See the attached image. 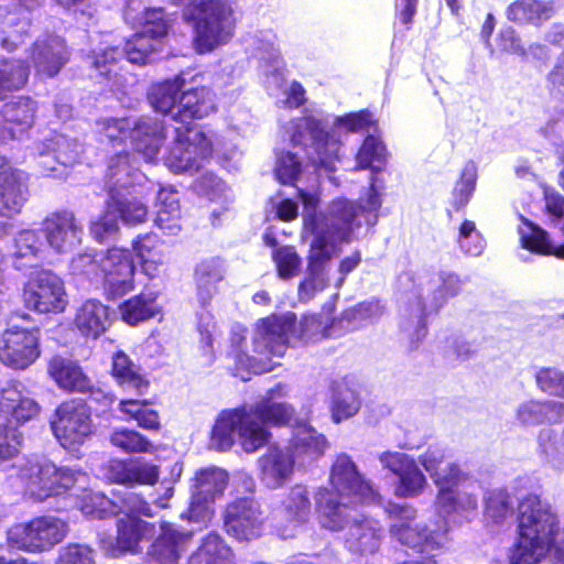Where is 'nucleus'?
<instances>
[{"label": "nucleus", "mask_w": 564, "mask_h": 564, "mask_svg": "<svg viewBox=\"0 0 564 564\" xmlns=\"http://www.w3.org/2000/svg\"><path fill=\"white\" fill-rule=\"evenodd\" d=\"M329 481L332 488H319L317 492L315 511L321 525L330 531H341L349 522V506L343 501L344 497L361 503L381 499L349 456L337 457L332 466Z\"/></svg>", "instance_id": "f257e3e1"}, {"label": "nucleus", "mask_w": 564, "mask_h": 564, "mask_svg": "<svg viewBox=\"0 0 564 564\" xmlns=\"http://www.w3.org/2000/svg\"><path fill=\"white\" fill-rule=\"evenodd\" d=\"M296 314H271L259 321L252 339L254 356H249L243 347L246 336L240 332L230 334L227 357L235 364L234 373L243 378L245 373H265L275 368L272 357H282L288 349V335L295 326Z\"/></svg>", "instance_id": "f03ea898"}, {"label": "nucleus", "mask_w": 564, "mask_h": 564, "mask_svg": "<svg viewBox=\"0 0 564 564\" xmlns=\"http://www.w3.org/2000/svg\"><path fill=\"white\" fill-rule=\"evenodd\" d=\"M517 530L512 564H538L556 544L560 521L549 503L529 492L518 502Z\"/></svg>", "instance_id": "7ed1b4c3"}, {"label": "nucleus", "mask_w": 564, "mask_h": 564, "mask_svg": "<svg viewBox=\"0 0 564 564\" xmlns=\"http://www.w3.org/2000/svg\"><path fill=\"white\" fill-rule=\"evenodd\" d=\"M384 511L391 521L390 535L414 553L424 555L421 560H405L395 564H437L435 557L445 549L447 531L416 524V509L408 503L390 502Z\"/></svg>", "instance_id": "20e7f679"}, {"label": "nucleus", "mask_w": 564, "mask_h": 564, "mask_svg": "<svg viewBox=\"0 0 564 564\" xmlns=\"http://www.w3.org/2000/svg\"><path fill=\"white\" fill-rule=\"evenodd\" d=\"M184 20L193 26V44L198 54L209 53L234 36V11L225 0L191 2L184 10Z\"/></svg>", "instance_id": "39448f33"}, {"label": "nucleus", "mask_w": 564, "mask_h": 564, "mask_svg": "<svg viewBox=\"0 0 564 564\" xmlns=\"http://www.w3.org/2000/svg\"><path fill=\"white\" fill-rule=\"evenodd\" d=\"M290 142L305 152L307 164L315 171L334 172L340 161L341 141L328 128L326 120L313 115L293 120Z\"/></svg>", "instance_id": "423d86ee"}, {"label": "nucleus", "mask_w": 564, "mask_h": 564, "mask_svg": "<svg viewBox=\"0 0 564 564\" xmlns=\"http://www.w3.org/2000/svg\"><path fill=\"white\" fill-rule=\"evenodd\" d=\"M68 531L65 521L54 517H36L12 525L7 533L11 547L26 552H44L61 543Z\"/></svg>", "instance_id": "0eeeda50"}, {"label": "nucleus", "mask_w": 564, "mask_h": 564, "mask_svg": "<svg viewBox=\"0 0 564 564\" xmlns=\"http://www.w3.org/2000/svg\"><path fill=\"white\" fill-rule=\"evenodd\" d=\"M285 386L281 382L270 388L265 395L258 402L247 405L246 414L251 422V429L257 434L259 448L267 445L272 434L269 426L285 427L292 424L295 419V408L288 402L274 401V397L284 394Z\"/></svg>", "instance_id": "6e6552de"}, {"label": "nucleus", "mask_w": 564, "mask_h": 564, "mask_svg": "<svg viewBox=\"0 0 564 564\" xmlns=\"http://www.w3.org/2000/svg\"><path fill=\"white\" fill-rule=\"evenodd\" d=\"M84 476L80 469L58 467L50 462L31 464L25 474L24 487L34 501L42 502L51 497L66 495Z\"/></svg>", "instance_id": "1a4fd4ad"}, {"label": "nucleus", "mask_w": 564, "mask_h": 564, "mask_svg": "<svg viewBox=\"0 0 564 564\" xmlns=\"http://www.w3.org/2000/svg\"><path fill=\"white\" fill-rule=\"evenodd\" d=\"M29 198V175L9 161L0 163V240L14 229V218Z\"/></svg>", "instance_id": "9d476101"}, {"label": "nucleus", "mask_w": 564, "mask_h": 564, "mask_svg": "<svg viewBox=\"0 0 564 564\" xmlns=\"http://www.w3.org/2000/svg\"><path fill=\"white\" fill-rule=\"evenodd\" d=\"M41 356V329L39 326L13 325L0 335V361L7 368L22 371Z\"/></svg>", "instance_id": "9b49d317"}, {"label": "nucleus", "mask_w": 564, "mask_h": 564, "mask_svg": "<svg viewBox=\"0 0 564 564\" xmlns=\"http://www.w3.org/2000/svg\"><path fill=\"white\" fill-rule=\"evenodd\" d=\"M23 299L28 308L41 314H59L68 305L64 282L51 270H40L30 276Z\"/></svg>", "instance_id": "f8f14e48"}, {"label": "nucleus", "mask_w": 564, "mask_h": 564, "mask_svg": "<svg viewBox=\"0 0 564 564\" xmlns=\"http://www.w3.org/2000/svg\"><path fill=\"white\" fill-rule=\"evenodd\" d=\"M135 264L131 251L111 247L101 254L100 283L106 300L115 301L135 289Z\"/></svg>", "instance_id": "ddd939ff"}, {"label": "nucleus", "mask_w": 564, "mask_h": 564, "mask_svg": "<svg viewBox=\"0 0 564 564\" xmlns=\"http://www.w3.org/2000/svg\"><path fill=\"white\" fill-rule=\"evenodd\" d=\"M55 416L51 427L65 448L83 444L93 432L90 406L84 400L74 398L63 401L57 405Z\"/></svg>", "instance_id": "4468645a"}, {"label": "nucleus", "mask_w": 564, "mask_h": 564, "mask_svg": "<svg viewBox=\"0 0 564 564\" xmlns=\"http://www.w3.org/2000/svg\"><path fill=\"white\" fill-rule=\"evenodd\" d=\"M256 434L246 414V404H243L219 414L210 432V442L217 451L225 452L232 447L235 436H237L246 453H254L259 449Z\"/></svg>", "instance_id": "2eb2a0df"}, {"label": "nucleus", "mask_w": 564, "mask_h": 564, "mask_svg": "<svg viewBox=\"0 0 564 564\" xmlns=\"http://www.w3.org/2000/svg\"><path fill=\"white\" fill-rule=\"evenodd\" d=\"M225 532L238 542H249L261 536L264 517L258 501L239 497L228 502L223 511Z\"/></svg>", "instance_id": "dca6fc26"}, {"label": "nucleus", "mask_w": 564, "mask_h": 564, "mask_svg": "<svg viewBox=\"0 0 564 564\" xmlns=\"http://www.w3.org/2000/svg\"><path fill=\"white\" fill-rule=\"evenodd\" d=\"M365 208L346 198L334 199L326 212H312L305 216L315 227L329 231L340 241H350L354 229L360 226L358 217Z\"/></svg>", "instance_id": "f3484780"}, {"label": "nucleus", "mask_w": 564, "mask_h": 564, "mask_svg": "<svg viewBox=\"0 0 564 564\" xmlns=\"http://www.w3.org/2000/svg\"><path fill=\"white\" fill-rule=\"evenodd\" d=\"M41 231L53 249L67 252L80 243L83 226L72 210L58 209L43 219Z\"/></svg>", "instance_id": "a211bd4d"}, {"label": "nucleus", "mask_w": 564, "mask_h": 564, "mask_svg": "<svg viewBox=\"0 0 564 564\" xmlns=\"http://www.w3.org/2000/svg\"><path fill=\"white\" fill-rule=\"evenodd\" d=\"M380 462L398 477L395 496L411 498L423 491L426 478L412 457L404 453L386 452L380 456Z\"/></svg>", "instance_id": "6ab92c4d"}, {"label": "nucleus", "mask_w": 564, "mask_h": 564, "mask_svg": "<svg viewBox=\"0 0 564 564\" xmlns=\"http://www.w3.org/2000/svg\"><path fill=\"white\" fill-rule=\"evenodd\" d=\"M39 402L11 384L0 393V419L8 430H17L40 415Z\"/></svg>", "instance_id": "aec40b11"}, {"label": "nucleus", "mask_w": 564, "mask_h": 564, "mask_svg": "<svg viewBox=\"0 0 564 564\" xmlns=\"http://www.w3.org/2000/svg\"><path fill=\"white\" fill-rule=\"evenodd\" d=\"M217 109L215 94L208 87L200 86L183 90L180 97V105L172 119L180 123V127L194 130V121L203 119Z\"/></svg>", "instance_id": "412c9836"}, {"label": "nucleus", "mask_w": 564, "mask_h": 564, "mask_svg": "<svg viewBox=\"0 0 564 564\" xmlns=\"http://www.w3.org/2000/svg\"><path fill=\"white\" fill-rule=\"evenodd\" d=\"M273 514L286 527L297 528L306 523L312 514L308 488L302 484L291 486L273 508Z\"/></svg>", "instance_id": "4be33fe9"}, {"label": "nucleus", "mask_w": 564, "mask_h": 564, "mask_svg": "<svg viewBox=\"0 0 564 564\" xmlns=\"http://www.w3.org/2000/svg\"><path fill=\"white\" fill-rule=\"evenodd\" d=\"M227 485L228 474L226 470L216 466L197 469L191 485L189 512L194 513L198 508L221 497Z\"/></svg>", "instance_id": "5701e85b"}, {"label": "nucleus", "mask_w": 564, "mask_h": 564, "mask_svg": "<svg viewBox=\"0 0 564 564\" xmlns=\"http://www.w3.org/2000/svg\"><path fill=\"white\" fill-rule=\"evenodd\" d=\"M191 534L180 531L167 521L160 522V533L148 549L147 555L155 564H178Z\"/></svg>", "instance_id": "b1692460"}, {"label": "nucleus", "mask_w": 564, "mask_h": 564, "mask_svg": "<svg viewBox=\"0 0 564 564\" xmlns=\"http://www.w3.org/2000/svg\"><path fill=\"white\" fill-rule=\"evenodd\" d=\"M159 299L160 291L142 289L119 303L117 311L120 321L130 327H137L154 319L162 314Z\"/></svg>", "instance_id": "393cba45"}, {"label": "nucleus", "mask_w": 564, "mask_h": 564, "mask_svg": "<svg viewBox=\"0 0 564 564\" xmlns=\"http://www.w3.org/2000/svg\"><path fill=\"white\" fill-rule=\"evenodd\" d=\"M166 127L155 118H139L133 122L131 144L133 151L142 155L144 161L153 162L158 158L166 140Z\"/></svg>", "instance_id": "a878e982"}, {"label": "nucleus", "mask_w": 564, "mask_h": 564, "mask_svg": "<svg viewBox=\"0 0 564 564\" xmlns=\"http://www.w3.org/2000/svg\"><path fill=\"white\" fill-rule=\"evenodd\" d=\"M90 68L93 77L112 93H121L127 87V73L123 70L118 48L107 47L93 55Z\"/></svg>", "instance_id": "bb28decb"}, {"label": "nucleus", "mask_w": 564, "mask_h": 564, "mask_svg": "<svg viewBox=\"0 0 564 564\" xmlns=\"http://www.w3.org/2000/svg\"><path fill=\"white\" fill-rule=\"evenodd\" d=\"M47 373L56 386L67 393H86L93 381L78 361L61 356L50 359Z\"/></svg>", "instance_id": "cd10ccee"}, {"label": "nucleus", "mask_w": 564, "mask_h": 564, "mask_svg": "<svg viewBox=\"0 0 564 564\" xmlns=\"http://www.w3.org/2000/svg\"><path fill=\"white\" fill-rule=\"evenodd\" d=\"M36 104L29 97L6 102L0 109V121L10 140L22 139L35 121Z\"/></svg>", "instance_id": "c85d7f7f"}, {"label": "nucleus", "mask_w": 564, "mask_h": 564, "mask_svg": "<svg viewBox=\"0 0 564 564\" xmlns=\"http://www.w3.org/2000/svg\"><path fill=\"white\" fill-rule=\"evenodd\" d=\"M383 529L376 519L362 517L354 521L346 534L348 550L357 554H373L381 545Z\"/></svg>", "instance_id": "c756f323"}, {"label": "nucleus", "mask_w": 564, "mask_h": 564, "mask_svg": "<svg viewBox=\"0 0 564 564\" xmlns=\"http://www.w3.org/2000/svg\"><path fill=\"white\" fill-rule=\"evenodd\" d=\"M109 373L124 391L141 395L150 387V381L142 373L141 367L135 365L123 350H117L112 354Z\"/></svg>", "instance_id": "7c9ffc66"}, {"label": "nucleus", "mask_w": 564, "mask_h": 564, "mask_svg": "<svg viewBox=\"0 0 564 564\" xmlns=\"http://www.w3.org/2000/svg\"><path fill=\"white\" fill-rule=\"evenodd\" d=\"M555 14L554 3L544 0H514L506 8V18L518 26H541Z\"/></svg>", "instance_id": "2f4dec72"}, {"label": "nucleus", "mask_w": 564, "mask_h": 564, "mask_svg": "<svg viewBox=\"0 0 564 564\" xmlns=\"http://www.w3.org/2000/svg\"><path fill=\"white\" fill-rule=\"evenodd\" d=\"M73 323L84 337L96 339L110 324L109 307L98 300H86L77 308Z\"/></svg>", "instance_id": "473e14b6"}, {"label": "nucleus", "mask_w": 564, "mask_h": 564, "mask_svg": "<svg viewBox=\"0 0 564 564\" xmlns=\"http://www.w3.org/2000/svg\"><path fill=\"white\" fill-rule=\"evenodd\" d=\"M260 476L272 487H281L294 471V459L291 454L278 445H271L258 459Z\"/></svg>", "instance_id": "72a5a7b5"}, {"label": "nucleus", "mask_w": 564, "mask_h": 564, "mask_svg": "<svg viewBox=\"0 0 564 564\" xmlns=\"http://www.w3.org/2000/svg\"><path fill=\"white\" fill-rule=\"evenodd\" d=\"M192 131L175 127L174 139L164 156V163L175 174L197 172L200 167L198 159L191 150Z\"/></svg>", "instance_id": "f704fd0d"}, {"label": "nucleus", "mask_w": 564, "mask_h": 564, "mask_svg": "<svg viewBox=\"0 0 564 564\" xmlns=\"http://www.w3.org/2000/svg\"><path fill=\"white\" fill-rule=\"evenodd\" d=\"M184 85L185 78L181 74L154 83L148 93L149 104L154 111L172 116L180 105Z\"/></svg>", "instance_id": "c9c22d12"}, {"label": "nucleus", "mask_w": 564, "mask_h": 564, "mask_svg": "<svg viewBox=\"0 0 564 564\" xmlns=\"http://www.w3.org/2000/svg\"><path fill=\"white\" fill-rule=\"evenodd\" d=\"M188 562L189 564H234V552L218 532L210 531L203 536Z\"/></svg>", "instance_id": "e433bc0d"}, {"label": "nucleus", "mask_w": 564, "mask_h": 564, "mask_svg": "<svg viewBox=\"0 0 564 564\" xmlns=\"http://www.w3.org/2000/svg\"><path fill=\"white\" fill-rule=\"evenodd\" d=\"M46 243L41 230L23 229L14 240L12 259L14 267L19 270L32 268L44 254Z\"/></svg>", "instance_id": "4c0bfd02"}, {"label": "nucleus", "mask_w": 564, "mask_h": 564, "mask_svg": "<svg viewBox=\"0 0 564 564\" xmlns=\"http://www.w3.org/2000/svg\"><path fill=\"white\" fill-rule=\"evenodd\" d=\"M74 505L84 517L90 520H106L118 516L115 500L93 488H83L75 496Z\"/></svg>", "instance_id": "58836bf2"}, {"label": "nucleus", "mask_w": 564, "mask_h": 564, "mask_svg": "<svg viewBox=\"0 0 564 564\" xmlns=\"http://www.w3.org/2000/svg\"><path fill=\"white\" fill-rule=\"evenodd\" d=\"M31 61L37 74L52 78L67 62L64 47L57 42L34 43Z\"/></svg>", "instance_id": "ea45409f"}, {"label": "nucleus", "mask_w": 564, "mask_h": 564, "mask_svg": "<svg viewBox=\"0 0 564 564\" xmlns=\"http://www.w3.org/2000/svg\"><path fill=\"white\" fill-rule=\"evenodd\" d=\"M303 223L304 229L313 236L307 256V270H321L325 272L327 264L332 260L329 245L337 238L330 235L326 229L319 226L315 227L314 224L305 217Z\"/></svg>", "instance_id": "a19ab883"}, {"label": "nucleus", "mask_w": 564, "mask_h": 564, "mask_svg": "<svg viewBox=\"0 0 564 564\" xmlns=\"http://www.w3.org/2000/svg\"><path fill=\"white\" fill-rule=\"evenodd\" d=\"M29 76L30 66L25 59L0 57V100L8 94L24 88Z\"/></svg>", "instance_id": "79ce46f5"}, {"label": "nucleus", "mask_w": 564, "mask_h": 564, "mask_svg": "<svg viewBox=\"0 0 564 564\" xmlns=\"http://www.w3.org/2000/svg\"><path fill=\"white\" fill-rule=\"evenodd\" d=\"M155 533V524L139 517L122 518L117 521V543L124 550H135L143 540Z\"/></svg>", "instance_id": "37998d69"}, {"label": "nucleus", "mask_w": 564, "mask_h": 564, "mask_svg": "<svg viewBox=\"0 0 564 564\" xmlns=\"http://www.w3.org/2000/svg\"><path fill=\"white\" fill-rule=\"evenodd\" d=\"M197 295L203 304L210 301L217 292V283L224 279V269L218 259L212 258L200 261L194 273Z\"/></svg>", "instance_id": "c03bdc74"}, {"label": "nucleus", "mask_w": 564, "mask_h": 564, "mask_svg": "<svg viewBox=\"0 0 564 564\" xmlns=\"http://www.w3.org/2000/svg\"><path fill=\"white\" fill-rule=\"evenodd\" d=\"M119 411L126 415L127 421H135L145 431L158 433L162 427L160 414L149 408V400L122 399Z\"/></svg>", "instance_id": "a18cd8bd"}, {"label": "nucleus", "mask_w": 564, "mask_h": 564, "mask_svg": "<svg viewBox=\"0 0 564 564\" xmlns=\"http://www.w3.org/2000/svg\"><path fill=\"white\" fill-rule=\"evenodd\" d=\"M133 250L145 272L163 263V241L153 232L139 235L132 242Z\"/></svg>", "instance_id": "49530a36"}, {"label": "nucleus", "mask_w": 564, "mask_h": 564, "mask_svg": "<svg viewBox=\"0 0 564 564\" xmlns=\"http://www.w3.org/2000/svg\"><path fill=\"white\" fill-rule=\"evenodd\" d=\"M477 166L473 161L466 162L452 191L451 206L454 212L463 210L469 203L477 184Z\"/></svg>", "instance_id": "de8ad7c7"}, {"label": "nucleus", "mask_w": 564, "mask_h": 564, "mask_svg": "<svg viewBox=\"0 0 564 564\" xmlns=\"http://www.w3.org/2000/svg\"><path fill=\"white\" fill-rule=\"evenodd\" d=\"M512 514V497L506 488H497L488 492L484 508V516L487 520L500 524Z\"/></svg>", "instance_id": "09e8293b"}, {"label": "nucleus", "mask_w": 564, "mask_h": 564, "mask_svg": "<svg viewBox=\"0 0 564 564\" xmlns=\"http://www.w3.org/2000/svg\"><path fill=\"white\" fill-rule=\"evenodd\" d=\"M109 442L112 446L128 454L150 453L154 449L153 444L147 436L127 427L113 430L109 436Z\"/></svg>", "instance_id": "8fccbe9b"}, {"label": "nucleus", "mask_w": 564, "mask_h": 564, "mask_svg": "<svg viewBox=\"0 0 564 564\" xmlns=\"http://www.w3.org/2000/svg\"><path fill=\"white\" fill-rule=\"evenodd\" d=\"M291 335L300 341L307 344L310 341H316L328 336H333V333L329 328V324L326 326L323 325L319 314H304L299 324L297 318L295 319V326L289 333L288 340Z\"/></svg>", "instance_id": "3c124183"}, {"label": "nucleus", "mask_w": 564, "mask_h": 564, "mask_svg": "<svg viewBox=\"0 0 564 564\" xmlns=\"http://www.w3.org/2000/svg\"><path fill=\"white\" fill-rule=\"evenodd\" d=\"M360 406L361 401L352 389L346 387L336 390L329 405L333 422L340 423L355 416Z\"/></svg>", "instance_id": "603ef678"}, {"label": "nucleus", "mask_w": 564, "mask_h": 564, "mask_svg": "<svg viewBox=\"0 0 564 564\" xmlns=\"http://www.w3.org/2000/svg\"><path fill=\"white\" fill-rule=\"evenodd\" d=\"M113 496L116 498L113 500L116 509H118V514L124 513L127 518H140V516L151 518L154 516L151 505L141 494L130 490H118L113 491Z\"/></svg>", "instance_id": "864d4df0"}, {"label": "nucleus", "mask_w": 564, "mask_h": 564, "mask_svg": "<svg viewBox=\"0 0 564 564\" xmlns=\"http://www.w3.org/2000/svg\"><path fill=\"white\" fill-rule=\"evenodd\" d=\"M271 258L280 279L290 280L300 272L302 259L294 246L284 245L275 248L272 250Z\"/></svg>", "instance_id": "5fc2aeb1"}, {"label": "nucleus", "mask_w": 564, "mask_h": 564, "mask_svg": "<svg viewBox=\"0 0 564 564\" xmlns=\"http://www.w3.org/2000/svg\"><path fill=\"white\" fill-rule=\"evenodd\" d=\"M155 50V41L141 31L128 39L123 47L128 62L140 66L150 62L151 55Z\"/></svg>", "instance_id": "6e6d98bb"}, {"label": "nucleus", "mask_w": 564, "mask_h": 564, "mask_svg": "<svg viewBox=\"0 0 564 564\" xmlns=\"http://www.w3.org/2000/svg\"><path fill=\"white\" fill-rule=\"evenodd\" d=\"M302 174V162L291 151L282 150L276 156L274 175L279 183L294 186Z\"/></svg>", "instance_id": "4d7b16f0"}, {"label": "nucleus", "mask_w": 564, "mask_h": 564, "mask_svg": "<svg viewBox=\"0 0 564 564\" xmlns=\"http://www.w3.org/2000/svg\"><path fill=\"white\" fill-rule=\"evenodd\" d=\"M437 506L446 513H452L460 508H476L477 499L474 494L462 489H437Z\"/></svg>", "instance_id": "13d9d810"}, {"label": "nucleus", "mask_w": 564, "mask_h": 564, "mask_svg": "<svg viewBox=\"0 0 564 564\" xmlns=\"http://www.w3.org/2000/svg\"><path fill=\"white\" fill-rule=\"evenodd\" d=\"M521 246L536 254L552 256L556 258V245L550 240L547 232L530 224L529 232L521 234Z\"/></svg>", "instance_id": "bf43d9fd"}, {"label": "nucleus", "mask_w": 564, "mask_h": 564, "mask_svg": "<svg viewBox=\"0 0 564 564\" xmlns=\"http://www.w3.org/2000/svg\"><path fill=\"white\" fill-rule=\"evenodd\" d=\"M101 126L107 144L112 150L132 139L133 124L128 118H106L101 121Z\"/></svg>", "instance_id": "052dcab7"}, {"label": "nucleus", "mask_w": 564, "mask_h": 564, "mask_svg": "<svg viewBox=\"0 0 564 564\" xmlns=\"http://www.w3.org/2000/svg\"><path fill=\"white\" fill-rule=\"evenodd\" d=\"M70 273L74 276L87 281H100L101 256L80 253L74 257L69 263Z\"/></svg>", "instance_id": "680f3d73"}, {"label": "nucleus", "mask_w": 564, "mask_h": 564, "mask_svg": "<svg viewBox=\"0 0 564 564\" xmlns=\"http://www.w3.org/2000/svg\"><path fill=\"white\" fill-rule=\"evenodd\" d=\"M55 564H96L95 550L88 544L67 543L59 549Z\"/></svg>", "instance_id": "e2e57ef3"}, {"label": "nucleus", "mask_w": 564, "mask_h": 564, "mask_svg": "<svg viewBox=\"0 0 564 564\" xmlns=\"http://www.w3.org/2000/svg\"><path fill=\"white\" fill-rule=\"evenodd\" d=\"M535 382L544 393L564 399V371L554 367H543L536 371Z\"/></svg>", "instance_id": "0e129e2a"}, {"label": "nucleus", "mask_w": 564, "mask_h": 564, "mask_svg": "<svg viewBox=\"0 0 564 564\" xmlns=\"http://www.w3.org/2000/svg\"><path fill=\"white\" fill-rule=\"evenodd\" d=\"M135 158L127 149L113 150L106 159V175L109 178L130 176L134 169Z\"/></svg>", "instance_id": "69168bd1"}, {"label": "nucleus", "mask_w": 564, "mask_h": 564, "mask_svg": "<svg viewBox=\"0 0 564 564\" xmlns=\"http://www.w3.org/2000/svg\"><path fill=\"white\" fill-rule=\"evenodd\" d=\"M384 151L386 147L379 138L371 134L367 135L356 154V170L370 169L376 160L383 156Z\"/></svg>", "instance_id": "338daca9"}, {"label": "nucleus", "mask_w": 564, "mask_h": 564, "mask_svg": "<svg viewBox=\"0 0 564 564\" xmlns=\"http://www.w3.org/2000/svg\"><path fill=\"white\" fill-rule=\"evenodd\" d=\"M438 278L440 284L434 290V301L437 307L445 304L449 299L458 295L464 283L457 273L449 271H441Z\"/></svg>", "instance_id": "774afa93"}]
</instances>
